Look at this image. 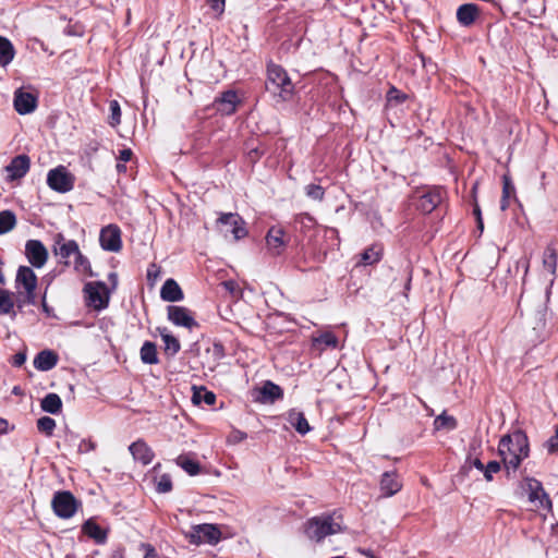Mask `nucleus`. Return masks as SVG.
I'll use <instances>...</instances> for the list:
<instances>
[{"mask_svg":"<svg viewBox=\"0 0 558 558\" xmlns=\"http://www.w3.org/2000/svg\"><path fill=\"white\" fill-rule=\"evenodd\" d=\"M240 99L234 90H227L215 100V107L218 112L230 116L235 112Z\"/></svg>","mask_w":558,"mask_h":558,"instance_id":"18","label":"nucleus"},{"mask_svg":"<svg viewBox=\"0 0 558 558\" xmlns=\"http://www.w3.org/2000/svg\"><path fill=\"white\" fill-rule=\"evenodd\" d=\"M140 354L144 364L154 365L159 363L157 347L154 342L145 341L141 348Z\"/></svg>","mask_w":558,"mask_h":558,"instance_id":"29","label":"nucleus"},{"mask_svg":"<svg viewBox=\"0 0 558 558\" xmlns=\"http://www.w3.org/2000/svg\"><path fill=\"white\" fill-rule=\"evenodd\" d=\"M14 108L20 114L32 113L37 107V97L28 92L17 89L14 93Z\"/></svg>","mask_w":558,"mask_h":558,"instance_id":"16","label":"nucleus"},{"mask_svg":"<svg viewBox=\"0 0 558 558\" xmlns=\"http://www.w3.org/2000/svg\"><path fill=\"white\" fill-rule=\"evenodd\" d=\"M313 344L318 347L322 351L327 348L336 349L338 348V338L335 336V333L326 331L315 337L313 339Z\"/></svg>","mask_w":558,"mask_h":558,"instance_id":"34","label":"nucleus"},{"mask_svg":"<svg viewBox=\"0 0 558 558\" xmlns=\"http://www.w3.org/2000/svg\"><path fill=\"white\" fill-rule=\"evenodd\" d=\"M95 449V444L90 439H82L78 445V451L82 453L89 452Z\"/></svg>","mask_w":558,"mask_h":558,"instance_id":"51","label":"nucleus"},{"mask_svg":"<svg viewBox=\"0 0 558 558\" xmlns=\"http://www.w3.org/2000/svg\"><path fill=\"white\" fill-rule=\"evenodd\" d=\"M445 195L442 187H433L420 196L417 208L424 214H429L444 201Z\"/></svg>","mask_w":558,"mask_h":558,"instance_id":"13","label":"nucleus"},{"mask_svg":"<svg viewBox=\"0 0 558 558\" xmlns=\"http://www.w3.org/2000/svg\"><path fill=\"white\" fill-rule=\"evenodd\" d=\"M466 462L470 463L471 466L475 468L480 472H484L485 464L481 461L478 457H472V454L470 453L466 459Z\"/></svg>","mask_w":558,"mask_h":558,"instance_id":"50","label":"nucleus"},{"mask_svg":"<svg viewBox=\"0 0 558 558\" xmlns=\"http://www.w3.org/2000/svg\"><path fill=\"white\" fill-rule=\"evenodd\" d=\"M157 330L163 341L165 353L169 356H174L181 349L179 340L174 336L169 333V331L165 327H158Z\"/></svg>","mask_w":558,"mask_h":558,"instance_id":"26","label":"nucleus"},{"mask_svg":"<svg viewBox=\"0 0 558 558\" xmlns=\"http://www.w3.org/2000/svg\"><path fill=\"white\" fill-rule=\"evenodd\" d=\"M43 411L50 414H59L62 410V400L59 395L50 392L40 402Z\"/></svg>","mask_w":558,"mask_h":558,"instance_id":"28","label":"nucleus"},{"mask_svg":"<svg viewBox=\"0 0 558 558\" xmlns=\"http://www.w3.org/2000/svg\"><path fill=\"white\" fill-rule=\"evenodd\" d=\"M435 427L437 429L446 428L451 430L457 427V421L453 416L440 414L435 418Z\"/></svg>","mask_w":558,"mask_h":558,"instance_id":"43","label":"nucleus"},{"mask_svg":"<svg viewBox=\"0 0 558 558\" xmlns=\"http://www.w3.org/2000/svg\"><path fill=\"white\" fill-rule=\"evenodd\" d=\"M192 401L194 404L205 403L207 405H213L216 402V395L207 390L205 387L193 386Z\"/></svg>","mask_w":558,"mask_h":558,"instance_id":"30","label":"nucleus"},{"mask_svg":"<svg viewBox=\"0 0 558 558\" xmlns=\"http://www.w3.org/2000/svg\"><path fill=\"white\" fill-rule=\"evenodd\" d=\"M259 401L263 403L269 402L272 403L276 400L282 398L283 391L282 389L274 384L272 381H266L263 387L259 389Z\"/></svg>","mask_w":558,"mask_h":558,"instance_id":"25","label":"nucleus"},{"mask_svg":"<svg viewBox=\"0 0 558 558\" xmlns=\"http://www.w3.org/2000/svg\"><path fill=\"white\" fill-rule=\"evenodd\" d=\"M109 110H110V117H109V124L111 126H117L121 122V108L117 100H111L109 102Z\"/></svg>","mask_w":558,"mask_h":558,"instance_id":"45","label":"nucleus"},{"mask_svg":"<svg viewBox=\"0 0 558 558\" xmlns=\"http://www.w3.org/2000/svg\"><path fill=\"white\" fill-rule=\"evenodd\" d=\"M476 221H477V227H478V229H480L481 231H483V228H484V226H483V219H482V218H476Z\"/></svg>","mask_w":558,"mask_h":558,"instance_id":"64","label":"nucleus"},{"mask_svg":"<svg viewBox=\"0 0 558 558\" xmlns=\"http://www.w3.org/2000/svg\"><path fill=\"white\" fill-rule=\"evenodd\" d=\"M99 243L102 250L119 252L122 247L121 230L117 225H108L100 230Z\"/></svg>","mask_w":558,"mask_h":558,"instance_id":"11","label":"nucleus"},{"mask_svg":"<svg viewBox=\"0 0 558 558\" xmlns=\"http://www.w3.org/2000/svg\"><path fill=\"white\" fill-rule=\"evenodd\" d=\"M558 254L553 245H548L543 255V266L550 274L555 275L557 270Z\"/></svg>","mask_w":558,"mask_h":558,"instance_id":"33","label":"nucleus"},{"mask_svg":"<svg viewBox=\"0 0 558 558\" xmlns=\"http://www.w3.org/2000/svg\"><path fill=\"white\" fill-rule=\"evenodd\" d=\"M144 558H158V555H157L155 548H153L150 545H147L146 554H145Z\"/></svg>","mask_w":558,"mask_h":558,"instance_id":"58","label":"nucleus"},{"mask_svg":"<svg viewBox=\"0 0 558 558\" xmlns=\"http://www.w3.org/2000/svg\"><path fill=\"white\" fill-rule=\"evenodd\" d=\"M509 206V198H504V196L501 197V202H500V209L501 210H506Z\"/></svg>","mask_w":558,"mask_h":558,"instance_id":"61","label":"nucleus"},{"mask_svg":"<svg viewBox=\"0 0 558 558\" xmlns=\"http://www.w3.org/2000/svg\"><path fill=\"white\" fill-rule=\"evenodd\" d=\"M80 506L81 502L69 490L56 492L51 500V507L54 514L61 519L72 518Z\"/></svg>","mask_w":558,"mask_h":558,"instance_id":"5","label":"nucleus"},{"mask_svg":"<svg viewBox=\"0 0 558 558\" xmlns=\"http://www.w3.org/2000/svg\"><path fill=\"white\" fill-rule=\"evenodd\" d=\"M58 354L51 350L40 351L34 359V367L41 372L52 369L58 363Z\"/></svg>","mask_w":558,"mask_h":558,"instance_id":"22","label":"nucleus"},{"mask_svg":"<svg viewBox=\"0 0 558 558\" xmlns=\"http://www.w3.org/2000/svg\"><path fill=\"white\" fill-rule=\"evenodd\" d=\"M160 275V268L156 264H150L147 269V278L149 280H156Z\"/></svg>","mask_w":558,"mask_h":558,"instance_id":"53","label":"nucleus"},{"mask_svg":"<svg viewBox=\"0 0 558 558\" xmlns=\"http://www.w3.org/2000/svg\"><path fill=\"white\" fill-rule=\"evenodd\" d=\"M129 450L133 458L142 462L144 465L149 464L155 457L151 448L142 439H138L131 444Z\"/></svg>","mask_w":558,"mask_h":558,"instance_id":"20","label":"nucleus"},{"mask_svg":"<svg viewBox=\"0 0 558 558\" xmlns=\"http://www.w3.org/2000/svg\"><path fill=\"white\" fill-rule=\"evenodd\" d=\"M267 89L278 94L282 100H289L294 93V85L287 71L279 64L269 63L267 66Z\"/></svg>","mask_w":558,"mask_h":558,"instance_id":"3","label":"nucleus"},{"mask_svg":"<svg viewBox=\"0 0 558 558\" xmlns=\"http://www.w3.org/2000/svg\"><path fill=\"white\" fill-rule=\"evenodd\" d=\"M266 247L270 255L279 256L281 255L288 243L289 236L286 231L280 227H271L266 234Z\"/></svg>","mask_w":558,"mask_h":558,"instance_id":"10","label":"nucleus"},{"mask_svg":"<svg viewBox=\"0 0 558 558\" xmlns=\"http://www.w3.org/2000/svg\"><path fill=\"white\" fill-rule=\"evenodd\" d=\"M410 282H411V270H409V272H408L407 284H405L407 290H409V288H410Z\"/></svg>","mask_w":558,"mask_h":558,"instance_id":"63","label":"nucleus"},{"mask_svg":"<svg viewBox=\"0 0 558 558\" xmlns=\"http://www.w3.org/2000/svg\"><path fill=\"white\" fill-rule=\"evenodd\" d=\"M223 289L230 294L235 295L240 292L239 286L234 280H227L221 283Z\"/></svg>","mask_w":558,"mask_h":558,"instance_id":"49","label":"nucleus"},{"mask_svg":"<svg viewBox=\"0 0 558 558\" xmlns=\"http://www.w3.org/2000/svg\"><path fill=\"white\" fill-rule=\"evenodd\" d=\"M288 422L295 428V430L301 434L305 435L311 430V426L305 418L304 414L296 410H290L288 412Z\"/></svg>","mask_w":558,"mask_h":558,"instance_id":"27","label":"nucleus"},{"mask_svg":"<svg viewBox=\"0 0 558 558\" xmlns=\"http://www.w3.org/2000/svg\"><path fill=\"white\" fill-rule=\"evenodd\" d=\"M545 447L549 453H556L558 451V426L556 427L555 435L545 442Z\"/></svg>","mask_w":558,"mask_h":558,"instance_id":"47","label":"nucleus"},{"mask_svg":"<svg viewBox=\"0 0 558 558\" xmlns=\"http://www.w3.org/2000/svg\"><path fill=\"white\" fill-rule=\"evenodd\" d=\"M160 296L167 302H179L183 300L184 294L174 279H167L160 289Z\"/></svg>","mask_w":558,"mask_h":558,"instance_id":"21","label":"nucleus"},{"mask_svg":"<svg viewBox=\"0 0 558 558\" xmlns=\"http://www.w3.org/2000/svg\"><path fill=\"white\" fill-rule=\"evenodd\" d=\"M293 226L296 231L305 234L316 226V220L311 215L302 213L294 216Z\"/></svg>","mask_w":558,"mask_h":558,"instance_id":"31","label":"nucleus"},{"mask_svg":"<svg viewBox=\"0 0 558 558\" xmlns=\"http://www.w3.org/2000/svg\"><path fill=\"white\" fill-rule=\"evenodd\" d=\"M177 464L181 466L187 474L196 475L199 473V463L190 456L181 454L177 458Z\"/></svg>","mask_w":558,"mask_h":558,"instance_id":"38","label":"nucleus"},{"mask_svg":"<svg viewBox=\"0 0 558 558\" xmlns=\"http://www.w3.org/2000/svg\"><path fill=\"white\" fill-rule=\"evenodd\" d=\"M473 214L475 215L476 218H482L481 209H480V206L477 204H475V206L473 208Z\"/></svg>","mask_w":558,"mask_h":558,"instance_id":"62","label":"nucleus"},{"mask_svg":"<svg viewBox=\"0 0 558 558\" xmlns=\"http://www.w3.org/2000/svg\"><path fill=\"white\" fill-rule=\"evenodd\" d=\"M47 183L50 189L66 193L74 186V177L62 166L49 171Z\"/></svg>","mask_w":558,"mask_h":558,"instance_id":"9","label":"nucleus"},{"mask_svg":"<svg viewBox=\"0 0 558 558\" xmlns=\"http://www.w3.org/2000/svg\"><path fill=\"white\" fill-rule=\"evenodd\" d=\"M26 361V354L24 352H19L13 356L12 364L16 367L22 366Z\"/></svg>","mask_w":558,"mask_h":558,"instance_id":"55","label":"nucleus"},{"mask_svg":"<svg viewBox=\"0 0 558 558\" xmlns=\"http://www.w3.org/2000/svg\"><path fill=\"white\" fill-rule=\"evenodd\" d=\"M184 535L193 545H216L221 539V531L218 525L209 523L193 525Z\"/></svg>","mask_w":558,"mask_h":558,"instance_id":"4","label":"nucleus"},{"mask_svg":"<svg viewBox=\"0 0 558 558\" xmlns=\"http://www.w3.org/2000/svg\"><path fill=\"white\" fill-rule=\"evenodd\" d=\"M527 490L529 498L531 501L539 499L541 496L547 497L542 486V483L535 478H527Z\"/></svg>","mask_w":558,"mask_h":558,"instance_id":"40","label":"nucleus"},{"mask_svg":"<svg viewBox=\"0 0 558 558\" xmlns=\"http://www.w3.org/2000/svg\"><path fill=\"white\" fill-rule=\"evenodd\" d=\"M304 190H305V195L308 198L317 201V202H322L324 199L325 190L323 186H320L318 184L311 183V184H307Z\"/></svg>","mask_w":558,"mask_h":558,"instance_id":"42","label":"nucleus"},{"mask_svg":"<svg viewBox=\"0 0 558 558\" xmlns=\"http://www.w3.org/2000/svg\"><path fill=\"white\" fill-rule=\"evenodd\" d=\"M83 531L86 535L94 538L97 543H105L107 534L97 523L87 520L83 525Z\"/></svg>","mask_w":558,"mask_h":558,"instance_id":"32","label":"nucleus"},{"mask_svg":"<svg viewBox=\"0 0 558 558\" xmlns=\"http://www.w3.org/2000/svg\"><path fill=\"white\" fill-rule=\"evenodd\" d=\"M14 54L15 50L11 41L0 36V65H8L13 60Z\"/></svg>","mask_w":558,"mask_h":558,"instance_id":"36","label":"nucleus"},{"mask_svg":"<svg viewBox=\"0 0 558 558\" xmlns=\"http://www.w3.org/2000/svg\"><path fill=\"white\" fill-rule=\"evenodd\" d=\"M478 7L474 3H465L458 8L457 20L463 26L472 25L478 16Z\"/></svg>","mask_w":558,"mask_h":558,"instance_id":"23","label":"nucleus"},{"mask_svg":"<svg viewBox=\"0 0 558 558\" xmlns=\"http://www.w3.org/2000/svg\"><path fill=\"white\" fill-rule=\"evenodd\" d=\"M16 223L15 215L10 210L0 213V235L11 231Z\"/></svg>","mask_w":558,"mask_h":558,"instance_id":"39","label":"nucleus"},{"mask_svg":"<svg viewBox=\"0 0 558 558\" xmlns=\"http://www.w3.org/2000/svg\"><path fill=\"white\" fill-rule=\"evenodd\" d=\"M500 470H501V466L498 461H489L485 465L483 475L487 482H492L494 478V474L498 473Z\"/></svg>","mask_w":558,"mask_h":558,"instance_id":"46","label":"nucleus"},{"mask_svg":"<svg viewBox=\"0 0 558 558\" xmlns=\"http://www.w3.org/2000/svg\"><path fill=\"white\" fill-rule=\"evenodd\" d=\"M14 294L8 290L0 289V314L16 315L14 312Z\"/></svg>","mask_w":558,"mask_h":558,"instance_id":"37","label":"nucleus"},{"mask_svg":"<svg viewBox=\"0 0 558 558\" xmlns=\"http://www.w3.org/2000/svg\"><path fill=\"white\" fill-rule=\"evenodd\" d=\"M7 428H8V422L3 418H0V434L5 433Z\"/></svg>","mask_w":558,"mask_h":558,"instance_id":"60","label":"nucleus"},{"mask_svg":"<svg viewBox=\"0 0 558 558\" xmlns=\"http://www.w3.org/2000/svg\"><path fill=\"white\" fill-rule=\"evenodd\" d=\"M167 312L168 319L177 326L185 327L187 329H192L197 326V323L186 307L169 305Z\"/></svg>","mask_w":558,"mask_h":558,"instance_id":"15","label":"nucleus"},{"mask_svg":"<svg viewBox=\"0 0 558 558\" xmlns=\"http://www.w3.org/2000/svg\"><path fill=\"white\" fill-rule=\"evenodd\" d=\"M15 283L17 289L23 288L25 291V295L17 306L21 308L25 303L35 304L37 277L34 270L27 266H20L16 272Z\"/></svg>","mask_w":558,"mask_h":558,"instance_id":"6","label":"nucleus"},{"mask_svg":"<svg viewBox=\"0 0 558 558\" xmlns=\"http://www.w3.org/2000/svg\"><path fill=\"white\" fill-rule=\"evenodd\" d=\"M80 251L78 244L74 240H65L62 234H57L54 239V253L64 263V265H71V257H74Z\"/></svg>","mask_w":558,"mask_h":558,"instance_id":"14","label":"nucleus"},{"mask_svg":"<svg viewBox=\"0 0 558 558\" xmlns=\"http://www.w3.org/2000/svg\"><path fill=\"white\" fill-rule=\"evenodd\" d=\"M343 530L340 514H322L306 522L305 534L315 542L323 541L326 536L337 534Z\"/></svg>","mask_w":558,"mask_h":558,"instance_id":"2","label":"nucleus"},{"mask_svg":"<svg viewBox=\"0 0 558 558\" xmlns=\"http://www.w3.org/2000/svg\"><path fill=\"white\" fill-rule=\"evenodd\" d=\"M86 304L96 311H101L108 306L109 292L105 282H88L84 287Z\"/></svg>","mask_w":558,"mask_h":558,"instance_id":"8","label":"nucleus"},{"mask_svg":"<svg viewBox=\"0 0 558 558\" xmlns=\"http://www.w3.org/2000/svg\"><path fill=\"white\" fill-rule=\"evenodd\" d=\"M213 353L218 357L221 359L225 355L223 347L220 343H215L213 345Z\"/></svg>","mask_w":558,"mask_h":558,"instance_id":"56","label":"nucleus"},{"mask_svg":"<svg viewBox=\"0 0 558 558\" xmlns=\"http://www.w3.org/2000/svg\"><path fill=\"white\" fill-rule=\"evenodd\" d=\"M384 254V248L380 244H373L364 250L360 255V260L357 262V266H372L377 264Z\"/></svg>","mask_w":558,"mask_h":558,"instance_id":"24","label":"nucleus"},{"mask_svg":"<svg viewBox=\"0 0 558 558\" xmlns=\"http://www.w3.org/2000/svg\"><path fill=\"white\" fill-rule=\"evenodd\" d=\"M244 439H246V434L241 430H233L229 436V441L234 444L243 441Z\"/></svg>","mask_w":558,"mask_h":558,"instance_id":"54","label":"nucleus"},{"mask_svg":"<svg viewBox=\"0 0 558 558\" xmlns=\"http://www.w3.org/2000/svg\"><path fill=\"white\" fill-rule=\"evenodd\" d=\"M514 194V186L511 184L507 177H504L502 196L504 198H510Z\"/></svg>","mask_w":558,"mask_h":558,"instance_id":"48","label":"nucleus"},{"mask_svg":"<svg viewBox=\"0 0 558 558\" xmlns=\"http://www.w3.org/2000/svg\"><path fill=\"white\" fill-rule=\"evenodd\" d=\"M29 158L26 155H19L14 157L11 162L5 167L8 177L11 180H16L24 177L29 170Z\"/></svg>","mask_w":558,"mask_h":558,"instance_id":"19","label":"nucleus"},{"mask_svg":"<svg viewBox=\"0 0 558 558\" xmlns=\"http://www.w3.org/2000/svg\"><path fill=\"white\" fill-rule=\"evenodd\" d=\"M172 489V480L169 474H162L156 478V490L160 494L169 493Z\"/></svg>","mask_w":558,"mask_h":558,"instance_id":"44","label":"nucleus"},{"mask_svg":"<svg viewBox=\"0 0 558 558\" xmlns=\"http://www.w3.org/2000/svg\"><path fill=\"white\" fill-rule=\"evenodd\" d=\"M498 453L501 457L507 475L510 476L511 472H515L521 462L529 457L527 436L521 430L504 436L498 445Z\"/></svg>","mask_w":558,"mask_h":558,"instance_id":"1","label":"nucleus"},{"mask_svg":"<svg viewBox=\"0 0 558 558\" xmlns=\"http://www.w3.org/2000/svg\"><path fill=\"white\" fill-rule=\"evenodd\" d=\"M132 157V150L131 149H122L119 155V159L126 162Z\"/></svg>","mask_w":558,"mask_h":558,"instance_id":"57","label":"nucleus"},{"mask_svg":"<svg viewBox=\"0 0 558 558\" xmlns=\"http://www.w3.org/2000/svg\"><path fill=\"white\" fill-rule=\"evenodd\" d=\"M71 265H73L74 270L81 275L88 277L94 276L88 258L84 256L81 251L74 255V260L71 262Z\"/></svg>","mask_w":558,"mask_h":558,"instance_id":"35","label":"nucleus"},{"mask_svg":"<svg viewBox=\"0 0 558 558\" xmlns=\"http://www.w3.org/2000/svg\"><path fill=\"white\" fill-rule=\"evenodd\" d=\"M225 1L226 0H207V3L217 14L220 15L225 10Z\"/></svg>","mask_w":558,"mask_h":558,"instance_id":"52","label":"nucleus"},{"mask_svg":"<svg viewBox=\"0 0 558 558\" xmlns=\"http://www.w3.org/2000/svg\"><path fill=\"white\" fill-rule=\"evenodd\" d=\"M25 254L29 264L35 268H41L48 259V251L39 240H28L25 245Z\"/></svg>","mask_w":558,"mask_h":558,"instance_id":"12","label":"nucleus"},{"mask_svg":"<svg viewBox=\"0 0 558 558\" xmlns=\"http://www.w3.org/2000/svg\"><path fill=\"white\" fill-rule=\"evenodd\" d=\"M357 551L366 556L367 558H372V556H375L371 549L357 548Z\"/></svg>","mask_w":558,"mask_h":558,"instance_id":"59","label":"nucleus"},{"mask_svg":"<svg viewBox=\"0 0 558 558\" xmlns=\"http://www.w3.org/2000/svg\"><path fill=\"white\" fill-rule=\"evenodd\" d=\"M216 227L225 234L231 232L234 241H239L247 235L244 220L235 213H221L216 221Z\"/></svg>","mask_w":558,"mask_h":558,"instance_id":"7","label":"nucleus"},{"mask_svg":"<svg viewBox=\"0 0 558 558\" xmlns=\"http://www.w3.org/2000/svg\"><path fill=\"white\" fill-rule=\"evenodd\" d=\"M402 483L395 471L385 472L379 482V489L383 497H391L400 492Z\"/></svg>","mask_w":558,"mask_h":558,"instance_id":"17","label":"nucleus"},{"mask_svg":"<svg viewBox=\"0 0 558 558\" xmlns=\"http://www.w3.org/2000/svg\"><path fill=\"white\" fill-rule=\"evenodd\" d=\"M37 428L46 436H51L56 428V421L49 416H43L37 421Z\"/></svg>","mask_w":558,"mask_h":558,"instance_id":"41","label":"nucleus"}]
</instances>
